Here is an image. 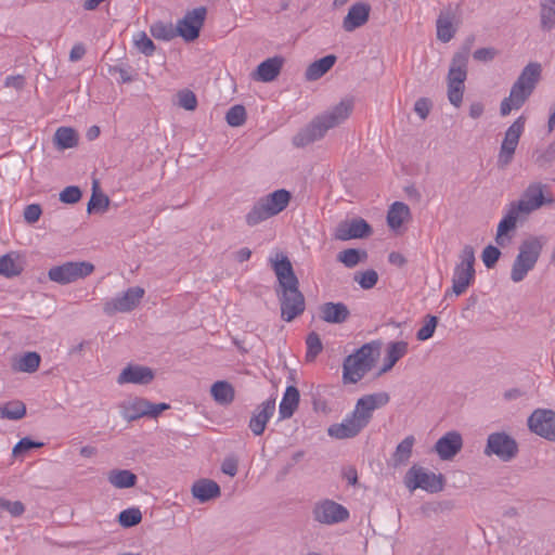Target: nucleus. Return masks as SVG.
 I'll use <instances>...</instances> for the list:
<instances>
[{
    "mask_svg": "<svg viewBox=\"0 0 555 555\" xmlns=\"http://www.w3.org/2000/svg\"><path fill=\"white\" fill-rule=\"evenodd\" d=\"M485 112V105L480 101L470 103L468 114L473 119H477L482 116Z\"/></svg>",
    "mask_w": 555,
    "mask_h": 555,
    "instance_id": "nucleus-62",
    "label": "nucleus"
},
{
    "mask_svg": "<svg viewBox=\"0 0 555 555\" xmlns=\"http://www.w3.org/2000/svg\"><path fill=\"white\" fill-rule=\"evenodd\" d=\"M542 73L541 64L530 62L524 67L517 80L511 88L509 95L500 105L502 116H507L513 109H519L533 92Z\"/></svg>",
    "mask_w": 555,
    "mask_h": 555,
    "instance_id": "nucleus-3",
    "label": "nucleus"
},
{
    "mask_svg": "<svg viewBox=\"0 0 555 555\" xmlns=\"http://www.w3.org/2000/svg\"><path fill=\"white\" fill-rule=\"evenodd\" d=\"M546 185L541 182L530 183L522 192L520 198L512 202L511 205L521 215H529L545 204H552L554 198L551 194L545 195Z\"/></svg>",
    "mask_w": 555,
    "mask_h": 555,
    "instance_id": "nucleus-9",
    "label": "nucleus"
},
{
    "mask_svg": "<svg viewBox=\"0 0 555 555\" xmlns=\"http://www.w3.org/2000/svg\"><path fill=\"white\" fill-rule=\"evenodd\" d=\"M154 377L155 373L151 367L140 364H128L119 373L117 384L147 385L154 379Z\"/></svg>",
    "mask_w": 555,
    "mask_h": 555,
    "instance_id": "nucleus-19",
    "label": "nucleus"
},
{
    "mask_svg": "<svg viewBox=\"0 0 555 555\" xmlns=\"http://www.w3.org/2000/svg\"><path fill=\"white\" fill-rule=\"evenodd\" d=\"M408 352V343L404 340L390 341L386 347V354L382 372H388Z\"/></svg>",
    "mask_w": 555,
    "mask_h": 555,
    "instance_id": "nucleus-32",
    "label": "nucleus"
},
{
    "mask_svg": "<svg viewBox=\"0 0 555 555\" xmlns=\"http://www.w3.org/2000/svg\"><path fill=\"white\" fill-rule=\"evenodd\" d=\"M404 483L409 490L422 489L429 493H437L443 489V478L423 467L412 466L404 478Z\"/></svg>",
    "mask_w": 555,
    "mask_h": 555,
    "instance_id": "nucleus-11",
    "label": "nucleus"
},
{
    "mask_svg": "<svg viewBox=\"0 0 555 555\" xmlns=\"http://www.w3.org/2000/svg\"><path fill=\"white\" fill-rule=\"evenodd\" d=\"M541 26L545 30H551L555 27V4L547 1H541Z\"/></svg>",
    "mask_w": 555,
    "mask_h": 555,
    "instance_id": "nucleus-45",
    "label": "nucleus"
},
{
    "mask_svg": "<svg viewBox=\"0 0 555 555\" xmlns=\"http://www.w3.org/2000/svg\"><path fill=\"white\" fill-rule=\"evenodd\" d=\"M366 258V251L356 249V248H348L343 251H340L337 256V259L344 263L347 268H353L361 261H363Z\"/></svg>",
    "mask_w": 555,
    "mask_h": 555,
    "instance_id": "nucleus-43",
    "label": "nucleus"
},
{
    "mask_svg": "<svg viewBox=\"0 0 555 555\" xmlns=\"http://www.w3.org/2000/svg\"><path fill=\"white\" fill-rule=\"evenodd\" d=\"M150 401L144 398H130L119 404L120 415L127 421L149 416Z\"/></svg>",
    "mask_w": 555,
    "mask_h": 555,
    "instance_id": "nucleus-24",
    "label": "nucleus"
},
{
    "mask_svg": "<svg viewBox=\"0 0 555 555\" xmlns=\"http://www.w3.org/2000/svg\"><path fill=\"white\" fill-rule=\"evenodd\" d=\"M544 241L542 237L534 236L530 237L521 243L519 246V253L514 260L511 280L515 283L521 282L529 271H531L542 251Z\"/></svg>",
    "mask_w": 555,
    "mask_h": 555,
    "instance_id": "nucleus-6",
    "label": "nucleus"
},
{
    "mask_svg": "<svg viewBox=\"0 0 555 555\" xmlns=\"http://www.w3.org/2000/svg\"><path fill=\"white\" fill-rule=\"evenodd\" d=\"M525 125L526 118L524 116H519L504 132L498 153V165L500 167H506L512 163L516 149L519 144L520 137L525 131Z\"/></svg>",
    "mask_w": 555,
    "mask_h": 555,
    "instance_id": "nucleus-10",
    "label": "nucleus"
},
{
    "mask_svg": "<svg viewBox=\"0 0 555 555\" xmlns=\"http://www.w3.org/2000/svg\"><path fill=\"white\" fill-rule=\"evenodd\" d=\"M141 519L142 513L137 507L124 509L122 512L119 513L118 516L119 524L125 528L138 525L141 521Z\"/></svg>",
    "mask_w": 555,
    "mask_h": 555,
    "instance_id": "nucleus-46",
    "label": "nucleus"
},
{
    "mask_svg": "<svg viewBox=\"0 0 555 555\" xmlns=\"http://www.w3.org/2000/svg\"><path fill=\"white\" fill-rule=\"evenodd\" d=\"M377 354V348L365 344L354 353L349 354L343 364V380L345 384H356L372 369Z\"/></svg>",
    "mask_w": 555,
    "mask_h": 555,
    "instance_id": "nucleus-5",
    "label": "nucleus"
},
{
    "mask_svg": "<svg viewBox=\"0 0 555 555\" xmlns=\"http://www.w3.org/2000/svg\"><path fill=\"white\" fill-rule=\"evenodd\" d=\"M221 470L223 474L233 477L237 473V464L234 460L228 459V460L223 461V463L221 465Z\"/></svg>",
    "mask_w": 555,
    "mask_h": 555,
    "instance_id": "nucleus-63",
    "label": "nucleus"
},
{
    "mask_svg": "<svg viewBox=\"0 0 555 555\" xmlns=\"http://www.w3.org/2000/svg\"><path fill=\"white\" fill-rule=\"evenodd\" d=\"M211 396L220 404H229L234 399V389L228 382H216L210 389Z\"/></svg>",
    "mask_w": 555,
    "mask_h": 555,
    "instance_id": "nucleus-39",
    "label": "nucleus"
},
{
    "mask_svg": "<svg viewBox=\"0 0 555 555\" xmlns=\"http://www.w3.org/2000/svg\"><path fill=\"white\" fill-rule=\"evenodd\" d=\"M414 111L421 117V119H425L428 116L429 111H430V103H429V101L427 99H424V98L418 99L415 102Z\"/></svg>",
    "mask_w": 555,
    "mask_h": 555,
    "instance_id": "nucleus-60",
    "label": "nucleus"
},
{
    "mask_svg": "<svg viewBox=\"0 0 555 555\" xmlns=\"http://www.w3.org/2000/svg\"><path fill=\"white\" fill-rule=\"evenodd\" d=\"M132 41L139 52L145 56H152L155 52V44L145 31H138L133 35Z\"/></svg>",
    "mask_w": 555,
    "mask_h": 555,
    "instance_id": "nucleus-44",
    "label": "nucleus"
},
{
    "mask_svg": "<svg viewBox=\"0 0 555 555\" xmlns=\"http://www.w3.org/2000/svg\"><path fill=\"white\" fill-rule=\"evenodd\" d=\"M179 105L186 111H194L197 106V99L192 91L184 90L178 95Z\"/></svg>",
    "mask_w": 555,
    "mask_h": 555,
    "instance_id": "nucleus-55",
    "label": "nucleus"
},
{
    "mask_svg": "<svg viewBox=\"0 0 555 555\" xmlns=\"http://www.w3.org/2000/svg\"><path fill=\"white\" fill-rule=\"evenodd\" d=\"M464 83L448 80V99L450 103L460 107L463 102Z\"/></svg>",
    "mask_w": 555,
    "mask_h": 555,
    "instance_id": "nucleus-47",
    "label": "nucleus"
},
{
    "mask_svg": "<svg viewBox=\"0 0 555 555\" xmlns=\"http://www.w3.org/2000/svg\"><path fill=\"white\" fill-rule=\"evenodd\" d=\"M206 9L204 7L188 11L184 16L177 22V34L185 41L195 40L204 25Z\"/></svg>",
    "mask_w": 555,
    "mask_h": 555,
    "instance_id": "nucleus-14",
    "label": "nucleus"
},
{
    "mask_svg": "<svg viewBox=\"0 0 555 555\" xmlns=\"http://www.w3.org/2000/svg\"><path fill=\"white\" fill-rule=\"evenodd\" d=\"M150 33L155 39L163 41H170L178 36L176 26L162 21L153 23L150 26Z\"/></svg>",
    "mask_w": 555,
    "mask_h": 555,
    "instance_id": "nucleus-41",
    "label": "nucleus"
},
{
    "mask_svg": "<svg viewBox=\"0 0 555 555\" xmlns=\"http://www.w3.org/2000/svg\"><path fill=\"white\" fill-rule=\"evenodd\" d=\"M312 514L314 520L323 525H335L349 518V511L345 506L328 499L317 502Z\"/></svg>",
    "mask_w": 555,
    "mask_h": 555,
    "instance_id": "nucleus-13",
    "label": "nucleus"
},
{
    "mask_svg": "<svg viewBox=\"0 0 555 555\" xmlns=\"http://www.w3.org/2000/svg\"><path fill=\"white\" fill-rule=\"evenodd\" d=\"M275 412V401L262 402L249 421V428L255 436L263 434L266 426Z\"/></svg>",
    "mask_w": 555,
    "mask_h": 555,
    "instance_id": "nucleus-23",
    "label": "nucleus"
},
{
    "mask_svg": "<svg viewBox=\"0 0 555 555\" xmlns=\"http://www.w3.org/2000/svg\"><path fill=\"white\" fill-rule=\"evenodd\" d=\"M308 359H314L323 349L322 341L319 335L314 332L310 333L306 339Z\"/></svg>",
    "mask_w": 555,
    "mask_h": 555,
    "instance_id": "nucleus-50",
    "label": "nucleus"
},
{
    "mask_svg": "<svg viewBox=\"0 0 555 555\" xmlns=\"http://www.w3.org/2000/svg\"><path fill=\"white\" fill-rule=\"evenodd\" d=\"M371 232L370 224L362 218H353L340 222L335 231V237L339 241L362 238Z\"/></svg>",
    "mask_w": 555,
    "mask_h": 555,
    "instance_id": "nucleus-20",
    "label": "nucleus"
},
{
    "mask_svg": "<svg viewBox=\"0 0 555 555\" xmlns=\"http://www.w3.org/2000/svg\"><path fill=\"white\" fill-rule=\"evenodd\" d=\"M518 212L511 204L506 207V211L498 224L495 242L503 246L506 242V235L514 231L517 225V221L520 217Z\"/></svg>",
    "mask_w": 555,
    "mask_h": 555,
    "instance_id": "nucleus-27",
    "label": "nucleus"
},
{
    "mask_svg": "<svg viewBox=\"0 0 555 555\" xmlns=\"http://www.w3.org/2000/svg\"><path fill=\"white\" fill-rule=\"evenodd\" d=\"M483 452L487 456L495 455L503 462H509L517 455L518 444L506 433H492L488 436Z\"/></svg>",
    "mask_w": 555,
    "mask_h": 555,
    "instance_id": "nucleus-12",
    "label": "nucleus"
},
{
    "mask_svg": "<svg viewBox=\"0 0 555 555\" xmlns=\"http://www.w3.org/2000/svg\"><path fill=\"white\" fill-rule=\"evenodd\" d=\"M363 428L364 425L350 413L341 423L331 425L327 428V434L335 439H348L356 437Z\"/></svg>",
    "mask_w": 555,
    "mask_h": 555,
    "instance_id": "nucleus-22",
    "label": "nucleus"
},
{
    "mask_svg": "<svg viewBox=\"0 0 555 555\" xmlns=\"http://www.w3.org/2000/svg\"><path fill=\"white\" fill-rule=\"evenodd\" d=\"M371 7L366 2H356L343 20V28L347 33L354 31L356 29L365 25L369 21Z\"/></svg>",
    "mask_w": 555,
    "mask_h": 555,
    "instance_id": "nucleus-21",
    "label": "nucleus"
},
{
    "mask_svg": "<svg viewBox=\"0 0 555 555\" xmlns=\"http://www.w3.org/2000/svg\"><path fill=\"white\" fill-rule=\"evenodd\" d=\"M94 266L89 261H66L49 269L48 278L57 284L66 285L90 275Z\"/></svg>",
    "mask_w": 555,
    "mask_h": 555,
    "instance_id": "nucleus-8",
    "label": "nucleus"
},
{
    "mask_svg": "<svg viewBox=\"0 0 555 555\" xmlns=\"http://www.w3.org/2000/svg\"><path fill=\"white\" fill-rule=\"evenodd\" d=\"M107 480L116 489H128L135 486L138 478L129 469H112Z\"/></svg>",
    "mask_w": 555,
    "mask_h": 555,
    "instance_id": "nucleus-35",
    "label": "nucleus"
},
{
    "mask_svg": "<svg viewBox=\"0 0 555 555\" xmlns=\"http://www.w3.org/2000/svg\"><path fill=\"white\" fill-rule=\"evenodd\" d=\"M26 415V405L20 400L9 401L0 405V418L17 421Z\"/></svg>",
    "mask_w": 555,
    "mask_h": 555,
    "instance_id": "nucleus-40",
    "label": "nucleus"
},
{
    "mask_svg": "<svg viewBox=\"0 0 555 555\" xmlns=\"http://www.w3.org/2000/svg\"><path fill=\"white\" fill-rule=\"evenodd\" d=\"M299 404V391L295 386H288L282 397L279 405L280 418H289L293 416Z\"/></svg>",
    "mask_w": 555,
    "mask_h": 555,
    "instance_id": "nucleus-33",
    "label": "nucleus"
},
{
    "mask_svg": "<svg viewBox=\"0 0 555 555\" xmlns=\"http://www.w3.org/2000/svg\"><path fill=\"white\" fill-rule=\"evenodd\" d=\"M528 426L532 433L555 441V412L535 410L528 418Z\"/></svg>",
    "mask_w": 555,
    "mask_h": 555,
    "instance_id": "nucleus-17",
    "label": "nucleus"
},
{
    "mask_svg": "<svg viewBox=\"0 0 555 555\" xmlns=\"http://www.w3.org/2000/svg\"><path fill=\"white\" fill-rule=\"evenodd\" d=\"M354 281L358 282L363 289H370L377 283L378 275L374 270H366L356 274Z\"/></svg>",
    "mask_w": 555,
    "mask_h": 555,
    "instance_id": "nucleus-51",
    "label": "nucleus"
},
{
    "mask_svg": "<svg viewBox=\"0 0 555 555\" xmlns=\"http://www.w3.org/2000/svg\"><path fill=\"white\" fill-rule=\"evenodd\" d=\"M54 144L59 150L73 149L78 144V134L70 127H60L54 133Z\"/></svg>",
    "mask_w": 555,
    "mask_h": 555,
    "instance_id": "nucleus-36",
    "label": "nucleus"
},
{
    "mask_svg": "<svg viewBox=\"0 0 555 555\" xmlns=\"http://www.w3.org/2000/svg\"><path fill=\"white\" fill-rule=\"evenodd\" d=\"M291 199L292 194L285 189H279L259 197L246 214V223L249 227H255L278 216L288 206Z\"/></svg>",
    "mask_w": 555,
    "mask_h": 555,
    "instance_id": "nucleus-4",
    "label": "nucleus"
},
{
    "mask_svg": "<svg viewBox=\"0 0 555 555\" xmlns=\"http://www.w3.org/2000/svg\"><path fill=\"white\" fill-rule=\"evenodd\" d=\"M40 361V356L37 352H26L14 360L13 370L16 372L34 373L38 370Z\"/></svg>",
    "mask_w": 555,
    "mask_h": 555,
    "instance_id": "nucleus-37",
    "label": "nucleus"
},
{
    "mask_svg": "<svg viewBox=\"0 0 555 555\" xmlns=\"http://www.w3.org/2000/svg\"><path fill=\"white\" fill-rule=\"evenodd\" d=\"M279 285L276 295L281 305V318L291 322L306 308L305 297L299 291V282L286 255L276 253L270 258Z\"/></svg>",
    "mask_w": 555,
    "mask_h": 555,
    "instance_id": "nucleus-1",
    "label": "nucleus"
},
{
    "mask_svg": "<svg viewBox=\"0 0 555 555\" xmlns=\"http://www.w3.org/2000/svg\"><path fill=\"white\" fill-rule=\"evenodd\" d=\"M352 109V100H341L337 105L318 115L310 124L302 128L294 137V144L302 147L321 140L330 129H333L347 120Z\"/></svg>",
    "mask_w": 555,
    "mask_h": 555,
    "instance_id": "nucleus-2",
    "label": "nucleus"
},
{
    "mask_svg": "<svg viewBox=\"0 0 555 555\" xmlns=\"http://www.w3.org/2000/svg\"><path fill=\"white\" fill-rule=\"evenodd\" d=\"M496 54L498 52L494 48H481L474 52L473 57L479 62H490Z\"/></svg>",
    "mask_w": 555,
    "mask_h": 555,
    "instance_id": "nucleus-58",
    "label": "nucleus"
},
{
    "mask_svg": "<svg viewBox=\"0 0 555 555\" xmlns=\"http://www.w3.org/2000/svg\"><path fill=\"white\" fill-rule=\"evenodd\" d=\"M25 79L22 75H11L4 79V87L20 90L24 87Z\"/></svg>",
    "mask_w": 555,
    "mask_h": 555,
    "instance_id": "nucleus-61",
    "label": "nucleus"
},
{
    "mask_svg": "<svg viewBox=\"0 0 555 555\" xmlns=\"http://www.w3.org/2000/svg\"><path fill=\"white\" fill-rule=\"evenodd\" d=\"M389 402V395L385 391L365 395L358 399L353 411L351 412L364 427L370 423L373 412L383 408Z\"/></svg>",
    "mask_w": 555,
    "mask_h": 555,
    "instance_id": "nucleus-15",
    "label": "nucleus"
},
{
    "mask_svg": "<svg viewBox=\"0 0 555 555\" xmlns=\"http://www.w3.org/2000/svg\"><path fill=\"white\" fill-rule=\"evenodd\" d=\"M108 206V198L103 195L92 194L88 203V211L91 212L93 209H105Z\"/></svg>",
    "mask_w": 555,
    "mask_h": 555,
    "instance_id": "nucleus-59",
    "label": "nucleus"
},
{
    "mask_svg": "<svg viewBox=\"0 0 555 555\" xmlns=\"http://www.w3.org/2000/svg\"><path fill=\"white\" fill-rule=\"evenodd\" d=\"M41 212V207L38 204L27 205L24 210V219L28 223H35L39 220Z\"/></svg>",
    "mask_w": 555,
    "mask_h": 555,
    "instance_id": "nucleus-57",
    "label": "nucleus"
},
{
    "mask_svg": "<svg viewBox=\"0 0 555 555\" xmlns=\"http://www.w3.org/2000/svg\"><path fill=\"white\" fill-rule=\"evenodd\" d=\"M469 51L464 49L454 54L447 80L464 83L467 78V63Z\"/></svg>",
    "mask_w": 555,
    "mask_h": 555,
    "instance_id": "nucleus-28",
    "label": "nucleus"
},
{
    "mask_svg": "<svg viewBox=\"0 0 555 555\" xmlns=\"http://www.w3.org/2000/svg\"><path fill=\"white\" fill-rule=\"evenodd\" d=\"M438 324V319L435 315H428L424 325L417 331L416 338L425 341L433 337Z\"/></svg>",
    "mask_w": 555,
    "mask_h": 555,
    "instance_id": "nucleus-49",
    "label": "nucleus"
},
{
    "mask_svg": "<svg viewBox=\"0 0 555 555\" xmlns=\"http://www.w3.org/2000/svg\"><path fill=\"white\" fill-rule=\"evenodd\" d=\"M350 311L344 302H325L320 307L321 319L330 324H341L348 320Z\"/></svg>",
    "mask_w": 555,
    "mask_h": 555,
    "instance_id": "nucleus-25",
    "label": "nucleus"
},
{
    "mask_svg": "<svg viewBox=\"0 0 555 555\" xmlns=\"http://www.w3.org/2000/svg\"><path fill=\"white\" fill-rule=\"evenodd\" d=\"M144 289L135 286L130 287L126 292L118 294L104 304V311L107 314L116 312H128L133 310L143 298Z\"/></svg>",
    "mask_w": 555,
    "mask_h": 555,
    "instance_id": "nucleus-16",
    "label": "nucleus"
},
{
    "mask_svg": "<svg viewBox=\"0 0 555 555\" xmlns=\"http://www.w3.org/2000/svg\"><path fill=\"white\" fill-rule=\"evenodd\" d=\"M86 49L82 43L75 44L69 52V60L77 62L83 57Z\"/></svg>",
    "mask_w": 555,
    "mask_h": 555,
    "instance_id": "nucleus-64",
    "label": "nucleus"
},
{
    "mask_svg": "<svg viewBox=\"0 0 555 555\" xmlns=\"http://www.w3.org/2000/svg\"><path fill=\"white\" fill-rule=\"evenodd\" d=\"M462 435L456 430H451L436 441L434 450L440 460L450 461L462 450Z\"/></svg>",
    "mask_w": 555,
    "mask_h": 555,
    "instance_id": "nucleus-18",
    "label": "nucleus"
},
{
    "mask_svg": "<svg viewBox=\"0 0 555 555\" xmlns=\"http://www.w3.org/2000/svg\"><path fill=\"white\" fill-rule=\"evenodd\" d=\"M0 508L8 511L12 516H20L25 511L22 502L9 501L3 498H0Z\"/></svg>",
    "mask_w": 555,
    "mask_h": 555,
    "instance_id": "nucleus-56",
    "label": "nucleus"
},
{
    "mask_svg": "<svg viewBox=\"0 0 555 555\" xmlns=\"http://www.w3.org/2000/svg\"><path fill=\"white\" fill-rule=\"evenodd\" d=\"M284 60L281 56H273L261 62L254 75L258 81L270 82L273 81L280 74Z\"/></svg>",
    "mask_w": 555,
    "mask_h": 555,
    "instance_id": "nucleus-26",
    "label": "nucleus"
},
{
    "mask_svg": "<svg viewBox=\"0 0 555 555\" xmlns=\"http://www.w3.org/2000/svg\"><path fill=\"white\" fill-rule=\"evenodd\" d=\"M336 56L333 54L321 57L311 63L306 69L307 80L313 81L326 74L335 64Z\"/></svg>",
    "mask_w": 555,
    "mask_h": 555,
    "instance_id": "nucleus-34",
    "label": "nucleus"
},
{
    "mask_svg": "<svg viewBox=\"0 0 555 555\" xmlns=\"http://www.w3.org/2000/svg\"><path fill=\"white\" fill-rule=\"evenodd\" d=\"M455 34L451 16L440 14L437 20V38L442 42H449Z\"/></svg>",
    "mask_w": 555,
    "mask_h": 555,
    "instance_id": "nucleus-42",
    "label": "nucleus"
},
{
    "mask_svg": "<svg viewBox=\"0 0 555 555\" xmlns=\"http://www.w3.org/2000/svg\"><path fill=\"white\" fill-rule=\"evenodd\" d=\"M501 256V251L498 247L493 245H488L485 247L481 258L482 262L486 266V268L490 269L493 268L494 264L498 262L499 258Z\"/></svg>",
    "mask_w": 555,
    "mask_h": 555,
    "instance_id": "nucleus-52",
    "label": "nucleus"
},
{
    "mask_svg": "<svg viewBox=\"0 0 555 555\" xmlns=\"http://www.w3.org/2000/svg\"><path fill=\"white\" fill-rule=\"evenodd\" d=\"M23 261L21 255L15 251L0 256V275L14 278L23 272Z\"/></svg>",
    "mask_w": 555,
    "mask_h": 555,
    "instance_id": "nucleus-31",
    "label": "nucleus"
},
{
    "mask_svg": "<svg viewBox=\"0 0 555 555\" xmlns=\"http://www.w3.org/2000/svg\"><path fill=\"white\" fill-rule=\"evenodd\" d=\"M43 443L42 442H37V441H34L31 440L30 438L28 437H25L23 439H21L13 448V454L15 456H18L31 449H35V448H40L42 447Z\"/></svg>",
    "mask_w": 555,
    "mask_h": 555,
    "instance_id": "nucleus-54",
    "label": "nucleus"
},
{
    "mask_svg": "<svg viewBox=\"0 0 555 555\" xmlns=\"http://www.w3.org/2000/svg\"><path fill=\"white\" fill-rule=\"evenodd\" d=\"M81 198V191L78 186H66L60 193V201L65 204H76Z\"/></svg>",
    "mask_w": 555,
    "mask_h": 555,
    "instance_id": "nucleus-53",
    "label": "nucleus"
},
{
    "mask_svg": "<svg viewBox=\"0 0 555 555\" xmlns=\"http://www.w3.org/2000/svg\"><path fill=\"white\" fill-rule=\"evenodd\" d=\"M411 211L406 204L402 202H395L387 214V223L388 227L398 232L403 223L410 218Z\"/></svg>",
    "mask_w": 555,
    "mask_h": 555,
    "instance_id": "nucleus-30",
    "label": "nucleus"
},
{
    "mask_svg": "<svg viewBox=\"0 0 555 555\" xmlns=\"http://www.w3.org/2000/svg\"><path fill=\"white\" fill-rule=\"evenodd\" d=\"M475 251L470 245L464 246L459 256V262L455 264L452 274V293L460 296L475 281Z\"/></svg>",
    "mask_w": 555,
    "mask_h": 555,
    "instance_id": "nucleus-7",
    "label": "nucleus"
},
{
    "mask_svg": "<svg viewBox=\"0 0 555 555\" xmlns=\"http://www.w3.org/2000/svg\"><path fill=\"white\" fill-rule=\"evenodd\" d=\"M415 443V438L410 435L406 436L396 448L392 460L396 466L404 465L408 463L412 455L413 446Z\"/></svg>",
    "mask_w": 555,
    "mask_h": 555,
    "instance_id": "nucleus-38",
    "label": "nucleus"
},
{
    "mask_svg": "<svg viewBox=\"0 0 555 555\" xmlns=\"http://www.w3.org/2000/svg\"><path fill=\"white\" fill-rule=\"evenodd\" d=\"M246 119V111L243 105H234L232 106L227 115L225 120L232 127L242 126Z\"/></svg>",
    "mask_w": 555,
    "mask_h": 555,
    "instance_id": "nucleus-48",
    "label": "nucleus"
},
{
    "mask_svg": "<svg viewBox=\"0 0 555 555\" xmlns=\"http://www.w3.org/2000/svg\"><path fill=\"white\" fill-rule=\"evenodd\" d=\"M192 494L201 503H205L220 495L219 485L210 479H199L192 486Z\"/></svg>",
    "mask_w": 555,
    "mask_h": 555,
    "instance_id": "nucleus-29",
    "label": "nucleus"
}]
</instances>
